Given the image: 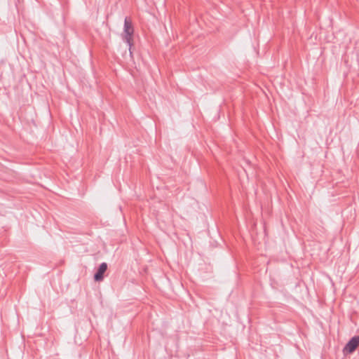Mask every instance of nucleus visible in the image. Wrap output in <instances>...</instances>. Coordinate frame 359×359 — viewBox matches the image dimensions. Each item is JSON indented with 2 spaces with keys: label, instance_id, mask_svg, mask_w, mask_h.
I'll list each match as a JSON object with an SVG mask.
<instances>
[{
  "label": "nucleus",
  "instance_id": "nucleus-1",
  "mask_svg": "<svg viewBox=\"0 0 359 359\" xmlns=\"http://www.w3.org/2000/svg\"><path fill=\"white\" fill-rule=\"evenodd\" d=\"M133 33L134 29L132 25V22L130 19L126 18L124 22V29L122 34L123 39L128 43L130 48L132 46L133 43Z\"/></svg>",
  "mask_w": 359,
  "mask_h": 359
},
{
  "label": "nucleus",
  "instance_id": "nucleus-2",
  "mask_svg": "<svg viewBox=\"0 0 359 359\" xmlns=\"http://www.w3.org/2000/svg\"><path fill=\"white\" fill-rule=\"evenodd\" d=\"M359 346V337H353L343 349L344 353H351Z\"/></svg>",
  "mask_w": 359,
  "mask_h": 359
},
{
  "label": "nucleus",
  "instance_id": "nucleus-3",
  "mask_svg": "<svg viewBox=\"0 0 359 359\" xmlns=\"http://www.w3.org/2000/svg\"><path fill=\"white\" fill-rule=\"evenodd\" d=\"M107 269V265L106 263H102L98 268L97 271L95 273L94 276V279L95 281H101L103 280L104 273Z\"/></svg>",
  "mask_w": 359,
  "mask_h": 359
}]
</instances>
